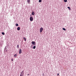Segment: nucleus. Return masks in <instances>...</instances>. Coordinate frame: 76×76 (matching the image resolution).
Segmentation results:
<instances>
[{
  "mask_svg": "<svg viewBox=\"0 0 76 76\" xmlns=\"http://www.w3.org/2000/svg\"><path fill=\"white\" fill-rule=\"evenodd\" d=\"M30 21H33V20H34V18H32V17H31L30 18Z\"/></svg>",
  "mask_w": 76,
  "mask_h": 76,
  "instance_id": "obj_1",
  "label": "nucleus"
},
{
  "mask_svg": "<svg viewBox=\"0 0 76 76\" xmlns=\"http://www.w3.org/2000/svg\"><path fill=\"white\" fill-rule=\"evenodd\" d=\"M43 30H44V29H43V28H41L40 29V32H42V31H43Z\"/></svg>",
  "mask_w": 76,
  "mask_h": 76,
  "instance_id": "obj_2",
  "label": "nucleus"
},
{
  "mask_svg": "<svg viewBox=\"0 0 76 76\" xmlns=\"http://www.w3.org/2000/svg\"><path fill=\"white\" fill-rule=\"evenodd\" d=\"M31 44L33 45H35V42L32 41L31 42Z\"/></svg>",
  "mask_w": 76,
  "mask_h": 76,
  "instance_id": "obj_3",
  "label": "nucleus"
},
{
  "mask_svg": "<svg viewBox=\"0 0 76 76\" xmlns=\"http://www.w3.org/2000/svg\"><path fill=\"white\" fill-rule=\"evenodd\" d=\"M21 53H22V49H20L19 50V53L20 54H21Z\"/></svg>",
  "mask_w": 76,
  "mask_h": 76,
  "instance_id": "obj_4",
  "label": "nucleus"
},
{
  "mask_svg": "<svg viewBox=\"0 0 76 76\" xmlns=\"http://www.w3.org/2000/svg\"><path fill=\"white\" fill-rule=\"evenodd\" d=\"M21 75H23V74H24V70L22 71V72H21Z\"/></svg>",
  "mask_w": 76,
  "mask_h": 76,
  "instance_id": "obj_5",
  "label": "nucleus"
},
{
  "mask_svg": "<svg viewBox=\"0 0 76 76\" xmlns=\"http://www.w3.org/2000/svg\"><path fill=\"white\" fill-rule=\"evenodd\" d=\"M31 15H35V13H34V11H33L32 12Z\"/></svg>",
  "mask_w": 76,
  "mask_h": 76,
  "instance_id": "obj_6",
  "label": "nucleus"
},
{
  "mask_svg": "<svg viewBox=\"0 0 76 76\" xmlns=\"http://www.w3.org/2000/svg\"><path fill=\"white\" fill-rule=\"evenodd\" d=\"M20 27H18L17 28V30H18V31H20Z\"/></svg>",
  "mask_w": 76,
  "mask_h": 76,
  "instance_id": "obj_7",
  "label": "nucleus"
},
{
  "mask_svg": "<svg viewBox=\"0 0 76 76\" xmlns=\"http://www.w3.org/2000/svg\"><path fill=\"white\" fill-rule=\"evenodd\" d=\"M27 2H28V3H29L30 2V0H28Z\"/></svg>",
  "mask_w": 76,
  "mask_h": 76,
  "instance_id": "obj_8",
  "label": "nucleus"
},
{
  "mask_svg": "<svg viewBox=\"0 0 76 76\" xmlns=\"http://www.w3.org/2000/svg\"><path fill=\"white\" fill-rule=\"evenodd\" d=\"M23 39H24V41H26V38L25 37H23Z\"/></svg>",
  "mask_w": 76,
  "mask_h": 76,
  "instance_id": "obj_9",
  "label": "nucleus"
},
{
  "mask_svg": "<svg viewBox=\"0 0 76 76\" xmlns=\"http://www.w3.org/2000/svg\"><path fill=\"white\" fill-rule=\"evenodd\" d=\"M17 48H19V45H17Z\"/></svg>",
  "mask_w": 76,
  "mask_h": 76,
  "instance_id": "obj_10",
  "label": "nucleus"
},
{
  "mask_svg": "<svg viewBox=\"0 0 76 76\" xmlns=\"http://www.w3.org/2000/svg\"><path fill=\"white\" fill-rule=\"evenodd\" d=\"M39 3H41V2H42V0H39Z\"/></svg>",
  "mask_w": 76,
  "mask_h": 76,
  "instance_id": "obj_11",
  "label": "nucleus"
},
{
  "mask_svg": "<svg viewBox=\"0 0 76 76\" xmlns=\"http://www.w3.org/2000/svg\"><path fill=\"white\" fill-rule=\"evenodd\" d=\"M1 34H2V35H5V34L4 33V32H2Z\"/></svg>",
  "mask_w": 76,
  "mask_h": 76,
  "instance_id": "obj_12",
  "label": "nucleus"
},
{
  "mask_svg": "<svg viewBox=\"0 0 76 76\" xmlns=\"http://www.w3.org/2000/svg\"><path fill=\"white\" fill-rule=\"evenodd\" d=\"M14 57H16V56H17V54H15V55H14Z\"/></svg>",
  "mask_w": 76,
  "mask_h": 76,
  "instance_id": "obj_13",
  "label": "nucleus"
},
{
  "mask_svg": "<svg viewBox=\"0 0 76 76\" xmlns=\"http://www.w3.org/2000/svg\"><path fill=\"white\" fill-rule=\"evenodd\" d=\"M63 30H64V31H66V29L64 28H63Z\"/></svg>",
  "mask_w": 76,
  "mask_h": 76,
  "instance_id": "obj_14",
  "label": "nucleus"
},
{
  "mask_svg": "<svg viewBox=\"0 0 76 76\" xmlns=\"http://www.w3.org/2000/svg\"><path fill=\"white\" fill-rule=\"evenodd\" d=\"M64 2H67V0H64Z\"/></svg>",
  "mask_w": 76,
  "mask_h": 76,
  "instance_id": "obj_15",
  "label": "nucleus"
},
{
  "mask_svg": "<svg viewBox=\"0 0 76 76\" xmlns=\"http://www.w3.org/2000/svg\"><path fill=\"white\" fill-rule=\"evenodd\" d=\"M15 25H16V26H18L19 25H18V23H17V24H15Z\"/></svg>",
  "mask_w": 76,
  "mask_h": 76,
  "instance_id": "obj_16",
  "label": "nucleus"
},
{
  "mask_svg": "<svg viewBox=\"0 0 76 76\" xmlns=\"http://www.w3.org/2000/svg\"><path fill=\"white\" fill-rule=\"evenodd\" d=\"M35 48H36V46H34L33 47V49H35Z\"/></svg>",
  "mask_w": 76,
  "mask_h": 76,
  "instance_id": "obj_17",
  "label": "nucleus"
},
{
  "mask_svg": "<svg viewBox=\"0 0 76 76\" xmlns=\"http://www.w3.org/2000/svg\"><path fill=\"white\" fill-rule=\"evenodd\" d=\"M67 8H68V9H69V10L70 9V7H68Z\"/></svg>",
  "mask_w": 76,
  "mask_h": 76,
  "instance_id": "obj_18",
  "label": "nucleus"
},
{
  "mask_svg": "<svg viewBox=\"0 0 76 76\" xmlns=\"http://www.w3.org/2000/svg\"><path fill=\"white\" fill-rule=\"evenodd\" d=\"M23 74H22H22H20V76H23Z\"/></svg>",
  "mask_w": 76,
  "mask_h": 76,
  "instance_id": "obj_19",
  "label": "nucleus"
},
{
  "mask_svg": "<svg viewBox=\"0 0 76 76\" xmlns=\"http://www.w3.org/2000/svg\"><path fill=\"white\" fill-rule=\"evenodd\" d=\"M11 61H13V59H11Z\"/></svg>",
  "mask_w": 76,
  "mask_h": 76,
  "instance_id": "obj_20",
  "label": "nucleus"
},
{
  "mask_svg": "<svg viewBox=\"0 0 76 76\" xmlns=\"http://www.w3.org/2000/svg\"><path fill=\"white\" fill-rule=\"evenodd\" d=\"M58 75H59V74H57V76H58Z\"/></svg>",
  "mask_w": 76,
  "mask_h": 76,
  "instance_id": "obj_21",
  "label": "nucleus"
},
{
  "mask_svg": "<svg viewBox=\"0 0 76 76\" xmlns=\"http://www.w3.org/2000/svg\"><path fill=\"white\" fill-rule=\"evenodd\" d=\"M28 75H29V74H28Z\"/></svg>",
  "mask_w": 76,
  "mask_h": 76,
  "instance_id": "obj_22",
  "label": "nucleus"
},
{
  "mask_svg": "<svg viewBox=\"0 0 76 76\" xmlns=\"http://www.w3.org/2000/svg\"><path fill=\"white\" fill-rule=\"evenodd\" d=\"M58 76H60V75H58Z\"/></svg>",
  "mask_w": 76,
  "mask_h": 76,
  "instance_id": "obj_23",
  "label": "nucleus"
}]
</instances>
